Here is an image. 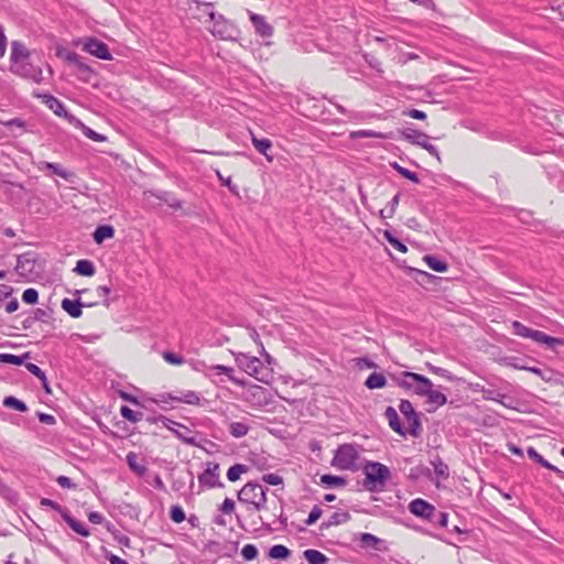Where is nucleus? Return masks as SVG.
I'll return each instance as SVG.
<instances>
[{"instance_id":"f257e3e1","label":"nucleus","mask_w":564,"mask_h":564,"mask_svg":"<svg viewBox=\"0 0 564 564\" xmlns=\"http://www.w3.org/2000/svg\"><path fill=\"white\" fill-rule=\"evenodd\" d=\"M10 72L22 78L40 84L43 80L42 68L31 63V52L20 41L11 42Z\"/></svg>"},{"instance_id":"f03ea898","label":"nucleus","mask_w":564,"mask_h":564,"mask_svg":"<svg viewBox=\"0 0 564 564\" xmlns=\"http://www.w3.org/2000/svg\"><path fill=\"white\" fill-rule=\"evenodd\" d=\"M267 491L268 488L262 485L249 481L238 491V500L246 505L249 512L261 511L267 507Z\"/></svg>"},{"instance_id":"7ed1b4c3","label":"nucleus","mask_w":564,"mask_h":564,"mask_svg":"<svg viewBox=\"0 0 564 564\" xmlns=\"http://www.w3.org/2000/svg\"><path fill=\"white\" fill-rule=\"evenodd\" d=\"M235 361L242 371L253 377L258 381L264 383L269 382L271 372L258 357L239 352L235 355Z\"/></svg>"},{"instance_id":"20e7f679","label":"nucleus","mask_w":564,"mask_h":564,"mask_svg":"<svg viewBox=\"0 0 564 564\" xmlns=\"http://www.w3.org/2000/svg\"><path fill=\"white\" fill-rule=\"evenodd\" d=\"M208 11V19L213 22V26L209 29L210 33L225 41H235L239 34L238 28L224 15L216 13L210 7L205 6Z\"/></svg>"},{"instance_id":"39448f33","label":"nucleus","mask_w":564,"mask_h":564,"mask_svg":"<svg viewBox=\"0 0 564 564\" xmlns=\"http://www.w3.org/2000/svg\"><path fill=\"white\" fill-rule=\"evenodd\" d=\"M513 333L517 336L523 338H530L538 344L545 345L550 348H555L557 345H564V340L561 338L552 337L541 330L532 329L522 323L514 321L512 323Z\"/></svg>"},{"instance_id":"423d86ee","label":"nucleus","mask_w":564,"mask_h":564,"mask_svg":"<svg viewBox=\"0 0 564 564\" xmlns=\"http://www.w3.org/2000/svg\"><path fill=\"white\" fill-rule=\"evenodd\" d=\"M358 451L352 444L339 445L335 452L332 465L340 470H351L358 459Z\"/></svg>"},{"instance_id":"0eeeda50","label":"nucleus","mask_w":564,"mask_h":564,"mask_svg":"<svg viewBox=\"0 0 564 564\" xmlns=\"http://www.w3.org/2000/svg\"><path fill=\"white\" fill-rule=\"evenodd\" d=\"M366 486L369 490H375L377 485L383 486L390 477V469L378 462H369L365 466Z\"/></svg>"},{"instance_id":"6e6552de","label":"nucleus","mask_w":564,"mask_h":564,"mask_svg":"<svg viewBox=\"0 0 564 564\" xmlns=\"http://www.w3.org/2000/svg\"><path fill=\"white\" fill-rule=\"evenodd\" d=\"M399 410L408 423V434L413 437H419L422 433L421 414L414 410L409 400H401Z\"/></svg>"},{"instance_id":"1a4fd4ad","label":"nucleus","mask_w":564,"mask_h":564,"mask_svg":"<svg viewBox=\"0 0 564 564\" xmlns=\"http://www.w3.org/2000/svg\"><path fill=\"white\" fill-rule=\"evenodd\" d=\"M198 482L202 488H223L224 484L220 481V466L216 462H207L205 469L198 475Z\"/></svg>"},{"instance_id":"9d476101","label":"nucleus","mask_w":564,"mask_h":564,"mask_svg":"<svg viewBox=\"0 0 564 564\" xmlns=\"http://www.w3.org/2000/svg\"><path fill=\"white\" fill-rule=\"evenodd\" d=\"M401 134L410 143L423 148L431 155L435 156L438 161L441 160L437 148L430 143V137L426 133L409 128L403 130Z\"/></svg>"},{"instance_id":"9b49d317","label":"nucleus","mask_w":564,"mask_h":564,"mask_svg":"<svg viewBox=\"0 0 564 564\" xmlns=\"http://www.w3.org/2000/svg\"><path fill=\"white\" fill-rule=\"evenodd\" d=\"M147 420L151 423L161 422L163 426L172 431L180 440L184 441L187 444H195V440L193 437H188L191 431L185 425L177 423L164 415H160L158 417H148Z\"/></svg>"},{"instance_id":"f8f14e48","label":"nucleus","mask_w":564,"mask_h":564,"mask_svg":"<svg viewBox=\"0 0 564 564\" xmlns=\"http://www.w3.org/2000/svg\"><path fill=\"white\" fill-rule=\"evenodd\" d=\"M83 50L87 53H89L93 56H96L97 58L104 59V61H111L112 55L109 51L108 45L96 39V37H86L83 41Z\"/></svg>"},{"instance_id":"ddd939ff","label":"nucleus","mask_w":564,"mask_h":564,"mask_svg":"<svg viewBox=\"0 0 564 564\" xmlns=\"http://www.w3.org/2000/svg\"><path fill=\"white\" fill-rule=\"evenodd\" d=\"M409 511L424 520L434 521L436 508L424 499L416 498L409 505Z\"/></svg>"},{"instance_id":"4468645a","label":"nucleus","mask_w":564,"mask_h":564,"mask_svg":"<svg viewBox=\"0 0 564 564\" xmlns=\"http://www.w3.org/2000/svg\"><path fill=\"white\" fill-rule=\"evenodd\" d=\"M66 59H67V62H69L70 64H74L77 67V72H78L77 77L82 82L89 83L91 80V78L95 76V72L93 70V68L90 66H88L87 64H85L82 61V57L77 53L69 52L66 55Z\"/></svg>"},{"instance_id":"2eb2a0df","label":"nucleus","mask_w":564,"mask_h":564,"mask_svg":"<svg viewBox=\"0 0 564 564\" xmlns=\"http://www.w3.org/2000/svg\"><path fill=\"white\" fill-rule=\"evenodd\" d=\"M248 15L257 35L263 39L271 37L273 35L274 29L267 22L265 17L252 11H248Z\"/></svg>"},{"instance_id":"dca6fc26","label":"nucleus","mask_w":564,"mask_h":564,"mask_svg":"<svg viewBox=\"0 0 564 564\" xmlns=\"http://www.w3.org/2000/svg\"><path fill=\"white\" fill-rule=\"evenodd\" d=\"M226 376L231 382L237 386L245 387L246 382L234 376V368L224 365H209L206 369V378L212 379L214 376Z\"/></svg>"},{"instance_id":"f3484780","label":"nucleus","mask_w":564,"mask_h":564,"mask_svg":"<svg viewBox=\"0 0 564 564\" xmlns=\"http://www.w3.org/2000/svg\"><path fill=\"white\" fill-rule=\"evenodd\" d=\"M36 167L41 172H51L52 174H55L66 181H70L74 176L73 172H69L65 170L61 164L58 163H51L46 161H40L36 163Z\"/></svg>"},{"instance_id":"a211bd4d","label":"nucleus","mask_w":564,"mask_h":564,"mask_svg":"<svg viewBox=\"0 0 564 564\" xmlns=\"http://www.w3.org/2000/svg\"><path fill=\"white\" fill-rule=\"evenodd\" d=\"M150 196L165 203L169 207L174 210H178L183 207V202L178 199L173 193L167 191H150Z\"/></svg>"},{"instance_id":"6ab92c4d","label":"nucleus","mask_w":564,"mask_h":564,"mask_svg":"<svg viewBox=\"0 0 564 564\" xmlns=\"http://www.w3.org/2000/svg\"><path fill=\"white\" fill-rule=\"evenodd\" d=\"M167 398L170 400H173V401H176L180 403L189 404V405H200V402H202V398H200L199 393H197L193 390L181 391L176 395L169 393Z\"/></svg>"},{"instance_id":"aec40b11","label":"nucleus","mask_w":564,"mask_h":564,"mask_svg":"<svg viewBox=\"0 0 564 564\" xmlns=\"http://www.w3.org/2000/svg\"><path fill=\"white\" fill-rule=\"evenodd\" d=\"M384 416L388 420L389 426L399 435L405 436L406 429L401 424L397 410L393 406H388L384 411Z\"/></svg>"},{"instance_id":"412c9836","label":"nucleus","mask_w":564,"mask_h":564,"mask_svg":"<svg viewBox=\"0 0 564 564\" xmlns=\"http://www.w3.org/2000/svg\"><path fill=\"white\" fill-rule=\"evenodd\" d=\"M43 102L58 117H67L65 105L56 97L50 94L41 95Z\"/></svg>"},{"instance_id":"4be33fe9","label":"nucleus","mask_w":564,"mask_h":564,"mask_svg":"<svg viewBox=\"0 0 564 564\" xmlns=\"http://www.w3.org/2000/svg\"><path fill=\"white\" fill-rule=\"evenodd\" d=\"M350 514L347 511H336L326 521L322 522L319 530H328L332 527H336L346 523L350 520Z\"/></svg>"},{"instance_id":"5701e85b","label":"nucleus","mask_w":564,"mask_h":564,"mask_svg":"<svg viewBox=\"0 0 564 564\" xmlns=\"http://www.w3.org/2000/svg\"><path fill=\"white\" fill-rule=\"evenodd\" d=\"M251 143L259 153L265 156L268 162L273 161V155L269 154V151L272 149L271 140L267 138L259 139L251 132Z\"/></svg>"},{"instance_id":"b1692460","label":"nucleus","mask_w":564,"mask_h":564,"mask_svg":"<svg viewBox=\"0 0 564 564\" xmlns=\"http://www.w3.org/2000/svg\"><path fill=\"white\" fill-rule=\"evenodd\" d=\"M409 378L416 381L412 391L420 397H425L429 389L433 387V382L423 375L410 376Z\"/></svg>"},{"instance_id":"393cba45","label":"nucleus","mask_w":564,"mask_h":564,"mask_svg":"<svg viewBox=\"0 0 564 564\" xmlns=\"http://www.w3.org/2000/svg\"><path fill=\"white\" fill-rule=\"evenodd\" d=\"M480 393H482V398L488 401L498 402L507 408H511L510 404L506 403V399H508L506 393H502L500 390L494 388H481Z\"/></svg>"},{"instance_id":"a878e982","label":"nucleus","mask_w":564,"mask_h":564,"mask_svg":"<svg viewBox=\"0 0 564 564\" xmlns=\"http://www.w3.org/2000/svg\"><path fill=\"white\" fill-rule=\"evenodd\" d=\"M34 259L31 257V253L20 254L17 259L15 270L19 274L25 275L33 271Z\"/></svg>"},{"instance_id":"bb28decb","label":"nucleus","mask_w":564,"mask_h":564,"mask_svg":"<svg viewBox=\"0 0 564 564\" xmlns=\"http://www.w3.org/2000/svg\"><path fill=\"white\" fill-rule=\"evenodd\" d=\"M63 519L72 528V530L75 531L77 534L85 536V538L90 535V532L85 527V524L82 523L80 521L76 520L75 518H73L69 510L67 512H64Z\"/></svg>"},{"instance_id":"cd10ccee","label":"nucleus","mask_w":564,"mask_h":564,"mask_svg":"<svg viewBox=\"0 0 564 564\" xmlns=\"http://www.w3.org/2000/svg\"><path fill=\"white\" fill-rule=\"evenodd\" d=\"M83 304L78 300L64 299L62 301V308L68 313L73 318L82 316Z\"/></svg>"},{"instance_id":"c85d7f7f","label":"nucleus","mask_w":564,"mask_h":564,"mask_svg":"<svg viewBox=\"0 0 564 564\" xmlns=\"http://www.w3.org/2000/svg\"><path fill=\"white\" fill-rule=\"evenodd\" d=\"M419 373L411 372V371H403L400 373V376H393L392 379L397 383L398 387L404 389V390H413L416 381L410 379V376H417Z\"/></svg>"},{"instance_id":"c756f323","label":"nucleus","mask_w":564,"mask_h":564,"mask_svg":"<svg viewBox=\"0 0 564 564\" xmlns=\"http://www.w3.org/2000/svg\"><path fill=\"white\" fill-rule=\"evenodd\" d=\"M250 431V424L247 420L240 422H231L229 424V433L235 438H241L246 436Z\"/></svg>"},{"instance_id":"7c9ffc66","label":"nucleus","mask_w":564,"mask_h":564,"mask_svg":"<svg viewBox=\"0 0 564 564\" xmlns=\"http://www.w3.org/2000/svg\"><path fill=\"white\" fill-rule=\"evenodd\" d=\"M115 236V229L110 225H101L96 228L93 234L94 241L100 245L104 240L110 239Z\"/></svg>"},{"instance_id":"2f4dec72","label":"nucleus","mask_w":564,"mask_h":564,"mask_svg":"<svg viewBox=\"0 0 564 564\" xmlns=\"http://www.w3.org/2000/svg\"><path fill=\"white\" fill-rule=\"evenodd\" d=\"M516 369H519V370H525V371H529V372H532L536 376H539L543 381L545 382H549L553 379L554 377V373L551 369L546 368V369H541L539 367H535V366H516Z\"/></svg>"},{"instance_id":"473e14b6","label":"nucleus","mask_w":564,"mask_h":564,"mask_svg":"<svg viewBox=\"0 0 564 564\" xmlns=\"http://www.w3.org/2000/svg\"><path fill=\"white\" fill-rule=\"evenodd\" d=\"M303 555L308 564H327L329 562V558L317 550H305Z\"/></svg>"},{"instance_id":"72a5a7b5","label":"nucleus","mask_w":564,"mask_h":564,"mask_svg":"<svg viewBox=\"0 0 564 564\" xmlns=\"http://www.w3.org/2000/svg\"><path fill=\"white\" fill-rule=\"evenodd\" d=\"M359 542L364 549L380 550L379 544L382 543V540L371 533H360Z\"/></svg>"},{"instance_id":"f704fd0d","label":"nucleus","mask_w":564,"mask_h":564,"mask_svg":"<svg viewBox=\"0 0 564 564\" xmlns=\"http://www.w3.org/2000/svg\"><path fill=\"white\" fill-rule=\"evenodd\" d=\"M387 379L382 373L379 372H372L368 376V378L365 381V386L370 389H381L386 387Z\"/></svg>"},{"instance_id":"c9c22d12","label":"nucleus","mask_w":564,"mask_h":564,"mask_svg":"<svg viewBox=\"0 0 564 564\" xmlns=\"http://www.w3.org/2000/svg\"><path fill=\"white\" fill-rule=\"evenodd\" d=\"M76 273L83 276H91L95 274V265L90 260L83 259L78 260L74 270Z\"/></svg>"},{"instance_id":"e433bc0d","label":"nucleus","mask_w":564,"mask_h":564,"mask_svg":"<svg viewBox=\"0 0 564 564\" xmlns=\"http://www.w3.org/2000/svg\"><path fill=\"white\" fill-rule=\"evenodd\" d=\"M423 259L426 262V264L429 265V268L436 272L443 273V272H446L448 269V265L446 262H444L443 260H441L434 256L427 254Z\"/></svg>"},{"instance_id":"4c0bfd02","label":"nucleus","mask_w":564,"mask_h":564,"mask_svg":"<svg viewBox=\"0 0 564 564\" xmlns=\"http://www.w3.org/2000/svg\"><path fill=\"white\" fill-rule=\"evenodd\" d=\"M425 397L427 398L429 403L437 406H442L447 402V397L443 392L434 390L433 387L429 389Z\"/></svg>"},{"instance_id":"58836bf2","label":"nucleus","mask_w":564,"mask_h":564,"mask_svg":"<svg viewBox=\"0 0 564 564\" xmlns=\"http://www.w3.org/2000/svg\"><path fill=\"white\" fill-rule=\"evenodd\" d=\"M30 358V354L29 352H25L23 354L22 356H17V355H12V354H0V362H3V364H11V365H23L25 362L26 359Z\"/></svg>"},{"instance_id":"ea45409f","label":"nucleus","mask_w":564,"mask_h":564,"mask_svg":"<svg viewBox=\"0 0 564 564\" xmlns=\"http://www.w3.org/2000/svg\"><path fill=\"white\" fill-rule=\"evenodd\" d=\"M269 556L274 560H286L291 556V551L285 545L276 544L269 550Z\"/></svg>"},{"instance_id":"a19ab883","label":"nucleus","mask_w":564,"mask_h":564,"mask_svg":"<svg viewBox=\"0 0 564 564\" xmlns=\"http://www.w3.org/2000/svg\"><path fill=\"white\" fill-rule=\"evenodd\" d=\"M126 460L130 469L137 473L138 475H143L147 471L145 466L138 463V456L135 453H128Z\"/></svg>"},{"instance_id":"79ce46f5","label":"nucleus","mask_w":564,"mask_h":564,"mask_svg":"<svg viewBox=\"0 0 564 564\" xmlns=\"http://www.w3.org/2000/svg\"><path fill=\"white\" fill-rule=\"evenodd\" d=\"M248 471V467L243 464H235L227 470V478L229 481H237L240 476Z\"/></svg>"},{"instance_id":"37998d69","label":"nucleus","mask_w":564,"mask_h":564,"mask_svg":"<svg viewBox=\"0 0 564 564\" xmlns=\"http://www.w3.org/2000/svg\"><path fill=\"white\" fill-rule=\"evenodd\" d=\"M431 464L433 466V469H434V473L436 474V476H438L443 479H446L449 476L448 466L440 457L432 460Z\"/></svg>"},{"instance_id":"c03bdc74","label":"nucleus","mask_w":564,"mask_h":564,"mask_svg":"<svg viewBox=\"0 0 564 564\" xmlns=\"http://www.w3.org/2000/svg\"><path fill=\"white\" fill-rule=\"evenodd\" d=\"M120 414L122 415V417H124L126 420H128L131 423H138L143 417L142 412L133 411L127 405H122L120 408Z\"/></svg>"},{"instance_id":"a18cd8bd","label":"nucleus","mask_w":564,"mask_h":564,"mask_svg":"<svg viewBox=\"0 0 564 564\" xmlns=\"http://www.w3.org/2000/svg\"><path fill=\"white\" fill-rule=\"evenodd\" d=\"M3 405L7 406V408H11V409H14L19 412H26L28 411V406L26 404L17 399L15 397H6L4 400H3Z\"/></svg>"},{"instance_id":"49530a36","label":"nucleus","mask_w":564,"mask_h":564,"mask_svg":"<svg viewBox=\"0 0 564 564\" xmlns=\"http://www.w3.org/2000/svg\"><path fill=\"white\" fill-rule=\"evenodd\" d=\"M383 237L394 249L399 250L400 252L405 253L408 251L406 246L395 236H393L389 230H384Z\"/></svg>"},{"instance_id":"de8ad7c7","label":"nucleus","mask_w":564,"mask_h":564,"mask_svg":"<svg viewBox=\"0 0 564 564\" xmlns=\"http://www.w3.org/2000/svg\"><path fill=\"white\" fill-rule=\"evenodd\" d=\"M352 138H377V139H386L387 135L382 132H378L375 130H358L351 133Z\"/></svg>"},{"instance_id":"09e8293b","label":"nucleus","mask_w":564,"mask_h":564,"mask_svg":"<svg viewBox=\"0 0 564 564\" xmlns=\"http://www.w3.org/2000/svg\"><path fill=\"white\" fill-rule=\"evenodd\" d=\"M40 505L42 507L52 508L53 510L57 511L62 516V518L64 517V512L68 511V509L66 507H63L59 503H57L48 498H42L40 501Z\"/></svg>"},{"instance_id":"8fccbe9b","label":"nucleus","mask_w":564,"mask_h":564,"mask_svg":"<svg viewBox=\"0 0 564 564\" xmlns=\"http://www.w3.org/2000/svg\"><path fill=\"white\" fill-rule=\"evenodd\" d=\"M170 517L175 523H181L185 520V512L181 506L175 505L171 507Z\"/></svg>"},{"instance_id":"3c124183","label":"nucleus","mask_w":564,"mask_h":564,"mask_svg":"<svg viewBox=\"0 0 564 564\" xmlns=\"http://www.w3.org/2000/svg\"><path fill=\"white\" fill-rule=\"evenodd\" d=\"M241 555L246 561H252L258 556V549L253 544H246L241 549Z\"/></svg>"},{"instance_id":"603ef678","label":"nucleus","mask_w":564,"mask_h":564,"mask_svg":"<svg viewBox=\"0 0 564 564\" xmlns=\"http://www.w3.org/2000/svg\"><path fill=\"white\" fill-rule=\"evenodd\" d=\"M195 3V9L196 11L198 12L197 14V19L202 20L204 17H207L208 18V11L205 6H208L210 7L212 10H214V3L212 2H200L198 0H194L193 1Z\"/></svg>"},{"instance_id":"864d4df0","label":"nucleus","mask_w":564,"mask_h":564,"mask_svg":"<svg viewBox=\"0 0 564 564\" xmlns=\"http://www.w3.org/2000/svg\"><path fill=\"white\" fill-rule=\"evenodd\" d=\"M354 362L359 369H375L378 367V365L368 357L355 358Z\"/></svg>"},{"instance_id":"5fc2aeb1","label":"nucleus","mask_w":564,"mask_h":564,"mask_svg":"<svg viewBox=\"0 0 564 564\" xmlns=\"http://www.w3.org/2000/svg\"><path fill=\"white\" fill-rule=\"evenodd\" d=\"M321 481L327 486H341L345 484V479L334 475H323Z\"/></svg>"},{"instance_id":"6e6d98bb","label":"nucleus","mask_w":564,"mask_h":564,"mask_svg":"<svg viewBox=\"0 0 564 564\" xmlns=\"http://www.w3.org/2000/svg\"><path fill=\"white\" fill-rule=\"evenodd\" d=\"M39 300V292L35 289H26L22 294V301L26 304H35Z\"/></svg>"},{"instance_id":"4d7b16f0","label":"nucleus","mask_w":564,"mask_h":564,"mask_svg":"<svg viewBox=\"0 0 564 564\" xmlns=\"http://www.w3.org/2000/svg\"><path fill=\"white\" fill-rule=\"evenodd\" d=\"M322 513H323V510L321 509V507L315 505L312 508L307 519L305 520V525L308 527V525L314 524L321 518Z\"/></svg>"},{"instance_id":"13d9d810","label":"nucleus","mask_w":564,"mask_h":564,"mask_svg":"<svg viewBox=\"0 0 564 564\" xmlns=\"http://www.w3.org/2000/svg\"><path fill=\"white\" fill-rule=\"evenodd\" d=\"M395 170L405 178L412 181L413 183H419V176L415 172H412L405 167L400 166L399 164H395Z\"/></svg>"},{"instance_id":"bf43d9fd","label":"nucleus","mask_w":564,"mask_h":564,"mask_svg":"<svg viewBox=\"0 0 564 564\" xmlns=\"http://www.w3.org/2000/svg\"><path fill=\"white\" fill-rule=\"evenodd\" d=\"M163 358L166 362L171 364V365H182L184 362V359L182 356L175 354V352H172V351H164L163 352Z\"/></svg>"},{"instance_id":"052dcab7","label":"nucleus","mask_w":564,"mask_h":564,"mask_svg":"<svg viewBox=\"0 0 564 564\" xmlns=\"http://www.w3.org/2000/svg\"><path fill=\"white\" fill-rule=\"evenodd\" d=\"M235 510V501L231 498H225L219 506V511L224 514H231Z\"/></svg>"},{"instance_id":"680f3d73","label":"nucleus","mask_w":564,"mask_h":564,"mask_svg":"<svg viewBox=\"0 0 564 564\" xmlns=\"http://www.w3.org/2000/svg\"><path fill=\"white\" fill-rule=\"evenodd\" d=\"M262 480L271 486L283 484V478L278 474H265L262 476Z\"/></svg>"},{"instance_id":"e2e57ef3","label":"nucleus","mask_w":564,"mask_h":564,"mask_svg":"<svg viewBox=\"0 0 564 564\" xmlns=\"http://www.w3.org/2000/svg\"><path fill=\"white\" fill-rule=\"evenodd\" d=\"M216 174L219 181H221V183L227 186L232 194L238 195V186L232 184L230 177L225 178L219 171H217Z\"/></svg>"},{"instance_id":"0e129e2a","label":"nucleus","mask_w":564,"mask_h":564,"mask_svg":"<svg viewBox=\"0 0 564 564\" xmlns=\"http://www.w3.org/2000/svg\"><path fill=\"white\" fill-rule=\"evenodd\" d=\"M427 368L431 372L435 373V375H438L443 378H447L449 380L453 379V376L451 375V372L444 368H441V367H436V366H433L431 364H427Z\"/></svg>"},{"instance_id":"69168bd1","label":"nucleus","mask_w":564,"mask_h":564,"mask_svg":"<svg viewBox=\"0 0 564 564\" xmlns=\"http://www.w3.org/2000/svg\"><path fill=\"white\" fill-rule=\"evenodd\" d=\"M84 133L87 138H89L93 141H96V142H102L106 140L105 135L94 131L93 129H90L88 127H85Z\"/></svg>"},{"instance_id":"338daca9","label":"nucleus","mask_w":564,"mask_h":564,"mask_svg":"<svg viewBox=\"0 0 564 564\" xmlns=\"http://www.w3.org/2000/svg\"><path fill=\"white\" fill-rule=\"evenodd\" d=\"M249 392L251 393V395L253 398H257L259 401L262 400V399H265V393H267V390L260 386H252L249 390ZM267 402V400H264Z\"/></svg>"},{"instance_id":"774afa93","label":"nucleus","mask_w":564,"mask_h":564,"mask_svg":"<svg viewBox=\"0 0 564 564\" xmlns=\"http://www.w3.org/2000/svg\"><path fill=\"white\" fill-rule=\"evenodd\" d=\"M433 522L442 528H446L448 522V514L436 510V514Z\"/></svg>"}]
</instances>
